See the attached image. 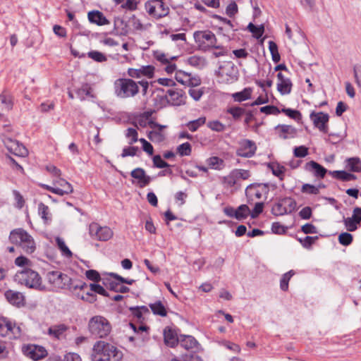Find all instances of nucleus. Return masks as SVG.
Masks as SVG:
<instances>
[{"label":"nucleus","instance_id":"338daca9","mask_svg":"<svg viewBox=\"0 0 361 361\" xmlns=\"http://www.w3.org/2000/svg\"><path fill=\"white\" fill-rule=\"evenodd\" d=\"M139 141L142 145V149L149 155H152L154 152L152 145L144 138L139 139Z\"/></svg>","mask_w":361,"mask_h":361},{"label":"nucleus","instance_id":"3c124183","mask_svg":"<svg viewBox=\"0 0 361 361\" xmlns=\"http://www.w3.org/2000/svg\"><path fill=\"white\" fill-rule=\"evenodd\" d=\"M353 241V235L349 233H342L338 235V242L345 246L351 244Z\"/></svg>","mask_w":361,"mask_h":361},{"label":"nucleus","instance_id":"20e7f679","mask_svg":"<svg viewBox=\"0 0 361 361\" xmlns=\"http://www.w3.org/2000/svg\"><path fill=\"white\" fill-rule=\"evenodd\" d=\"M193 37L197 46L202 51L222 49V46L218 44L215 35L210 30L195 31L193 33Z\"/></svg>","mask_w":361,"mask_h":361},{"label":"nucleus","instance_id":"9d476101","mask_svg":"<svg viewBox=\"0 0 361 361\" xmlns=\"http://www.w3.org/2000/svg\"><path fill=\"white\" fill-rule=\"evenodd\" d=\"M165 97L168 103L173 106L184 105L187 99V96L184 91L177 88L168 90Z\"/></svg>","mask_w":361,"mask_h":361},{"label":"nucleus","instance_id":"8fccbe9b","mask_svg":"<svg viewBox=\"0 0 361 361\" xmlns=\"http://www.w3.org/2000/svg\"><path fill=\"white\" fill-rule=\"evenodd\" d=\"M227 112L232 115L234 119H238L244 114L245 109L241 107L233 106L228 109Z\"/></svg>","mask_w":361,"mask_h":361},{"label":"nucleus","instance_id":"a18cd8bd","mask_svg":"<svg viewBox=\"0 0 361 361\" xmlns=\"http://www.w3.org/2000/svg\"><path fill=\"white\" fill-rule=\"evenodd\" d=\"M192 152L191 145L189 142H185L177 147V152L180 156H189Z\"/></svg>","mask_w":361,"mask_h":361},{"label":"nucleus","instance_id":"864d4df0","mask_svg":"<svg viewBox=\"0 0 361 361\" xmlns=\"http://www.w3.org/2000/svg\"><path fill=\"white\" fill-rule=\"evenodd\" d=\"M235 178H237L238 181L239 180H247L250 177V173L247 170L244 169H234L233 170Z\"/></svg>","mask_w":361,"mask_h":361},{"label":"nucleus","instance_id":"ddd939ff","mask_svg":"<svg viewBox=\"0 0 361 361\" xmlns=\"http://www.w3.org/2000/svg\"><path fill=\"white\" fill-rule=\"evenodd\" d=\"M23 354L33 360H39L47 356V353L44 348L35 345H27L23 347Z\"/></svg>","mask_w":361,"mask_h":361},{"label":"nucleus","instance_id":"a878e982","mask_svg":"<svg viewBox=\"0 0 361 361\" xmlns=\"http://www.w3.org/2000/svg\"><path fill=\"white\" fill-rule=\"evenodd\" d=\"M180 345L186 350L193 349L197 347L198 342L192 336L182 335L180 336Z\"/></svg>","mask_w":361,"mask_h":361},{"label":"nucleus","instance_id":"0e129e2a","mask_svg":"<svg viewBox=\"0 0 361 361\" xmlns=\"http://www.w3.org/2000/svg\"><path fill=\"white\" fill-rule=\"evenodd\" d=\"M317 239V236H306L304 239L299 238L298 240L304 247L309 248Z\"/></svg>","mask_w":361,"mask_h":361},{"label":"nucleus","instance_id":"f8f14e48","mask_svg":"<svg viewBox=\"0 0 361 361\" xmlns=\"http://www.w3.org/2000/svg\"><path fill=\"white\" fill-rule=\"evenodd\" d=\"M48 281L55 288H66L68 282L71 281V278L60 271H54L49 272L47 274Z\"/></svg>","mask_w":361,"mask_h":361},{"label":"nucleus","instance_id":"e2e57ef3","mask_svg":"<svg viewBox=\"0 0 361 361\" xmlns=\"http://www.w3.org/2000/svg\"><path fill=\"white\" fill-rule=\"evenodd\" d=\"M287 229V227H285L279 222L273 223L271 226V231L276 234H283L286 232Z\"/></svg>","mask_w":361,"mask_h":361},{"label":"nucleus","instance_id":"de8ad7c7","mask_svg":"<svg viewBox=\"0 0 361 361\" xmlns=\"http://www.w3.org/2000/svg\"><path fill=\"white\" fill-rule=\"evenodd\" d=\"M187 63L194 67H200L204 65V60L202 57L197 56H192L188 58Z\"/></svg>","mask_w":361,"mask_h":361},{"label":"nucleus","instance_id":"bb28decb","mask_svg":"<svg viewBox=\"0 0 361 361\" xmlns=\"http://www.w3.org/2000/svg\"><path fill=\"white\" fill-rule=\"evenodd\" d=\"M210 169L215 170H221L225 167L224 161L218 157H212L206 161Z\"/></svg>","mask_w":361,"mask_h":361},{"label":"nucleus","instance_id":"bf43d9fd","mask_svg":"<svg viewBox=\"0 0 361 361\" xmlns=\"http://www.w3.org/2000/svg\"><path fill=\"white\" fill-rule=\"evenodd\" d=\"M224 183L228 187H233L237 184L238 180L233 171L228 176L224 177Z\"/></svg>","mask_w":361,"mask_h":361},{"label":"nucleus","instance_id":"58836bf2","mask_svg":"<svg viewBox=\"0 0 361 361\" xmlns=\"http://www.w3.org/2000/svg\"><path fill=\"white\" fill-rule=\"evenodd\" d=\"M149 307L154 314L161 317H165L166 315V310L160 301L151 304Z\"/></svg>","mask_w":361,"mask_h":361},{"label":"nucleus","instance_id":"e433bc0d","mask_svg":"<svg viewBox=\"0 0 361 361\" xmlns=\"http://www.w3.org/2000/svg\"><path fill=\"white\" fill-rule=\"evenodd\" d=\"M247 30L252 32L253 36L257 39L260 38L264 32V27L263 25L255 26L252 23H250L247 25Z\"/></svg>","mask_w":361,"mask_h":361},{"label":"nucleus","instance_id":"0eeeda50","mask_svg":"<svg viewBox=\"0 0 361 361\" xmlns=\"http://www.w3.org/2000/svg\"><path fill=\"white\" fill-rule=\"evenodd\" d=\"M22 334L21 329L15 322L6 317H0V336L10 339L18 338Z\"/></svg>","mask_w":361,"mask_h":361},{"label":"nucleus","instance_id":"f704fd0d","mask_svg":"<svg viewBox=\"0 0 361 361\" xmlns=\"http://www.w3.org/2000/svg\"><path fill=\"white\" fill-rule=\"evenodd\" d=\"M347 166L353 172L361 171V161L357 157L349 158L347 159Z\"/></svg>","mask_w":361,"mask_h":361},{"label":"nucleus","instance_id":"09e8293b","mask_svg":"<svg viewBox=\"0 0 361 361\" xmlns=\"http://www.w3.org/2000/svg\"><path fill=\"white\" fill-rule=\"evenodd\" d=\"M109 288L110 290H114L117 293H127L129 291V288L127 286L114 281L109 283Z\"/></svg>","mask_w":361,"mask_h":361},{"label":"nucleus","instance_id":"aec40b11","mask_svg":"<svg viewBox=\"0 0 361 361\" xmlns=\"http://www.w3.org/2000/svg\"><path fill=\"white\" fill-rule=\"evenodd\" d=\"M277 78V90L283 95L290 93L292 89L290 80L285 77L281 73H278Z\"/></svg>","mask_w":361,"mask_h":361},{"label":"nucleus","instance_id":"7c9ffc66","mask_svg":"<svg viewBox=\"0 0 361 361\" xmlns=\"http://www.w3.org/2000/svg\"><path fill=\"white\" fill-rule=\"evenodd\" d=\"M0 103L3 105L4 110L9 111L13 107L12 97L5 91L0 94Z\"/></svg>","mask_w":361,"mask_h":361},{"label":"nucleus","instance_id":"7ed1b4c3","mask_svg":"<svg viewBox=\"0 0 361 361\" xmlns=\"http://www.w3.org/2000/svg\"><path fill=\"white\" fill-rule=\"evenodd\" d=\"M9 240L12 243L18 245L26 253L31 254L35 250L33 238L22 228L13 230L10 233Z\"/></svg>","mask_w":361,"mask_h":361},{"label":"nucleus","instance_id":"69168bd1","mask_svg":"<svg viewBox=\"0 0 361 361\" xmlns=\"http://www.w3.org/2000/svg\"><path fill=\"white\" fill-rule=\"evenodd\" d=\"M308 154V148L305 146L297 147L294 149V155L296 157L303 158Z\"/></svg>","mask_w":361,"mask_h":361},{"label":"nucleus","instance_id":"393cba45","mask_svg":"<svg viewBox=\"0 0 361 361\" xmlns=\"http://www.w3.org/2000/svg\"><path fill=\"white\" fill-rule=\"evenodd\" d=\"M68 329V327L63 324H56L49 328L48 334L59 339Z\"/></svg>","mask_w":361,"mask_h":361},{"label":"nucleus","instance_id":"5fc2aeb1","mask_svg":"<svg viewBox=\"0 0 361 361\" xmlns=\"http://www.w3.org/2000/svg\"><path fill=\"white\" fill-rule=\"evenodd\" d=\"M281 112L284 113L288 117L293 118L295 120H300L301 118V114L298 110H293L291 109H282L280 110Z\"/></svg>","mask_w":361,"mask_h":361},{"label":"nucleus","instance_id":"39448f33","mask_svg":"<svg viewBox=\"0 0 361 361\" xmlns=\"http://www.w3.org/2000/svg\"><path fill=\"white\" fill-rule=\"evenodd\" d=\"M115 94L122 99L133 97L139 92L137 84L129 78H119L114 82Z\"/></svg>","mask_w":361,"mask_h":361},{"label":"nucleus","instance_id":"13d9d810","mask_svg":"<svg viewBox=\"0 0 361 361\" xmlns=\"http://www.w3.org/2000/svg\"><path fill=\"white\" fill-rule=\"evenodd\" d=\"M126 135L128 138L130 139V141L129 142L130 145H132L139 140L137 137V132L133 128H128L127 129Z\"/></svg>","mask_w":361,"mask_h":361},{"label":"nucleus","instance_id":"cd10ccee","mask_svg":"<svg viewBox=\"0 0 361 361\" xmlns=\"http://www.w3.org/2000/svg\"><path fill=\"white\" fill-rule=\"evenodd\" d=\"M85 287H87V284L85 282L71 279V281L68 283L66 288L75 295V293H78V290H82Z\"/></svg>","mask_w":361,"mask_h":361},{"label":"nucleus","instance_id":"a211bd4d","mask_svg":"<svg viewBox=\"0 0 361 361\" xmlns=\"http://www.w3.org/2000/svg\"><path fill=\"white\" fill-rule=\"evenodd\" d=\"M132 178L136 180V184L140 188H144L149 184L152 178L146 174L145 171L142 168H136L130 172Z\"/></svg>","mask_w":361,"mask_h":361},{"label":"nucleus","instance_id":"052dcab7","mask_svg":"<svg viewBox=\"0 0 361 361\" xmlns=\"http://www.w3.org/2000/svg\"><path fill=\"white\" fill-rule=\"evenodd\" d=\"M260 111L266 114L278 115L281 111L275 106H265L260 108Z\"/></svg>","mask_w":361,"mask_h":361},{"label":"nucleus","instance_id":"9b49d317","mask_svg":"<svg viewBox=\"0 0 361 361\" xmlns=\"http://www.w3.org/2000/svg\"><path fill=\"white\" fill-rule=\"evenodd\" d=\"M256 150L257 146L253 141L248 139H243L239 142L236 154L238 157L250 158L255 155Z\"/></svg>","mask_w":361,"mask_h":361},{"label":"nucleus","instance_id":"f257e3e1","mask_svg":"<svg viewBox=\"0 0 361 361\" xmlns=\"http://www.w3.org/2000/svg\"><path fill=\"white\" fill-rule=\"evenodd\" d=\"M122 358L123 353L109 343L99 341L93 345L92 361H121Z\"/></svg>","mask_w":361,"mask_h":361},{"label":"nucleus","instance_id":"37998d69","mask_svg":"<svg viewBox=\"0 0 361 361\" xmlns=\"http://www.w3.org/2000/svg\"><path fill=\"white\" fill-rule=\"evenodd\" d=\"M294 271L290 270L284 274L280 281V287L283 290H287L288 288V282L290 278L294 275Z\"/></svg>","mask_w":361,"mask_h":361},{"label":"nucleus","instance_id":"2eb2a0df","mask_svg":"<svg viewBox=\"0 0 361 361\" xmlns=\"http://www.w3.org/2000/svg\"><path fill=\"white\" fill-rule=\"evenodd\" d=\"M149 126L152 128L151 131L147 133L148 138L153 142H161L165 139V133L164 130L166 126H162L153 121L149 123Z\"/></svg>","mask_w":361,"mask_h":361},{"label":"nucleus","instance_id":"473e14b6","mask_svg":"<svg viewBox=\"0 0 361 361\" xmlns=\"http://www.w3.org/2000/svg\"><path fill=\"white\" fill-rule=\"evenodd\" d=\"M252 90L250 88H245L243 91L233 93L232 97L235 102H243L247 100L251 97Z\"/></svg>","mask_w":361,"mask_h":361},{"label":"nucleus","instance_id":"423d86ee","mask_svg":"<svg viewBox=\"0 0 361 361\" xmlns=\"http://www.w3.org/2000/svg\"><path fill=\"white\" fill-rule=\"evenodd\" d=\"M88 329L92 335L103 338L110 333L111 325L105 317L94 316L90 319Z\"/></svg>","mask_w":361,"mask_h":361},{"label":"nucleus","instance_id":"ea45409f","mask_svg":"<svg viewBox=\"0 0 361 361\" xmlns=\"http://www.w3.org/2000/svg\"><path fill=\"white\" fill-rule=\"evenodd\" d=\"M153 55L156 60L163 64H166L176 58V56H169L160 51H154Z\"/></svg>","mask_w":361,"mask_h":361},{"label":"nucleus","instance_id":"c03bdc74","mask_svg":"<svg viewBox=\"0 0 361 361\" xmlns=\"http://www.w3.org/2000/svg\"><path fill=\"white\" fill-rule=\"evenodd\" d=\"M190 75V73L180 70L176 71L175 78L179 83L186 85L187 82L189 81L188 78Z\"/></svg>","mask_w":361,"mask_h":361},{"label":"nucleus","instance_id":"4d7b16f0","mask_svg":"<svg viewBox=\"0 0 361 361\" xmlns=\"http://www.w3.org/2000/svg\"><path fill=\"white\" fill-rule=\"evenodd\" d=\"M344 225L348 231H355L357 228V223L353 219L352 217H347L343 219Z\"/></svg>","mask_w":361,"mask_h":361},{"label":"nucleus","instance_id":"5701e85b","mask_svg":"<svg viewBox=\"0 0 361 361\" xmlns=\"http://www.w3.org/2000/svg\"><path fill=\"white\" fill-rule=\"evenodd\" d=\"M164 343L169 347H175L180 341L176 334L170 328H166L164 331Z\"/></svg>","mask_w":361,"mask_h":361},{"label":"nucleus","instance_id":"4c0bfd02","mask_svg":"<svg viewBox=\"0 0 361 361\" xmlns=\"http://www.w3.org/2000/svg\"><path fill=\"white\" fill-rule=\"evenodd\" d=\"M250 215V209L246 204H241L236 209V219L242 220Z\"/></svg>","mask_w":361,"mask_h":361},{"label":"nucleus","instance_id":"79ce46f5","mask_svg":"<svg viewBox=\"0 0 361 361\" xmlns=\"http://www.w3.org/2000/svg\"><path fill=\"white\" fill-rule=\"evenodd\" d=\"M89 58L97 62H105L107 61L106 56L102 52L98 51H91L87 53Z\"/></svg>","mask_w":361,"mask_h":361},{"label":"nucleus","instance_id":"c9c22d12","mask_svg":"<svg viewBox=\"0 0 361 361\" xmlns=\"http://www.w3.org/2000/svg\"><path fill=\"white\" fill-rule=\"evenodd\" d=\"M269 166L274 176L279 177L281 180L283 178V175L286 171V168L283 166L278 163H272L269 164Z\"/></svg>","mask_w":361,"mask_h":361},{"label":"nucleus","instance_id":"b1692460","mask_svg":"<svg viewBox=\"0 0 361 361\" xmlns=\"http://www.w3.org/2000/svg\"><path fill=\"white\" fill-rule=\"evenodd\" d=\"M5 297L12 305L20 306L23 304V295L19 292H15L11 290H7L5 293Z\"/></svg>","mask_w":361,"mask_h":361},{"label":"nucleus","instance_id":"603ef678","mask_svg":"<svg viewBox=\"0 0 361 361\" xmlns=\"http://www.w3.org/2000/svg\"><path fill=\"white\" fill-rule=\"evenodd\" d=\"M208 128L216 132H222L225 130L226 126L224 124L219 121H212L207 123Z\"/></svg>","mask_w":361,"mask_h":361},{"label":"nucleus","instance_id":"6e6d98bb","mask_svg":"<svg viewBox=\"0 0 361 361\" xmlns=\"http://www.w3.org/2000/svg\"><path fill=\"white\" fill-rule=\"evenodd\" d=\"M90 92L91 87L87 84H85L77 90V94L78 97L82 100L85 99V97L90 94Z\"/></svg>","mask_w":361,"mask_h":361},{"label":"nucleus","instance_id":"774afa93","mask_svg":"<svg viewBox=\"0 0 361 361\" xmlns=\"http://www.w3.org/2000/svg\"><path fill=\"white\" fill-rule=\"evenodd\" d=\"M188 93L190 96L195 100L199 101L202 97L204 91L202 89H193L191 88L189 90Z\"/></svg>","mask_w":361,"mask_h":361},{"label":"nucleus","instance_id":"4be33fe9","mask_svg":"<svg viewBox=\"0 0 361 361\" xmlns=\"http://www.w3.org/2000/svg\"><path fill=\"white\" fill-rule=\"evenodd\" d=\"M89 20L97 25H104L109 24V21L104 16V14L99 11H92L88 13Z\"/></svg>","mask_w":361,"mask_h":361},{"label":"nucleus","instance_id":"a19ab883","mask_svg":"<svg viewBox=\"0 0 361 361\" xmlns=\"http://www.w3.org/2000/svg\"><path fill=\"white\" fill-rule=\"evenodd\" d=\"M206 122V118L205 117H200L196 120L191 121L188 123L187 126L188 129L192 131L195 132L196 131L200 126L204 125Z\"/></svg>","mask_w":361,"mask_h":361},{"label":"nucleus","instance_id":"4468645a","mask_svg":"<svg viewBox=\"0 0 361 361\" xmlns=\"http://www.w3.org/2000/svg\"><path fill=\"white\" fill-rule=\"evenodd\" d=\"M310 119L313 122L314 126L321 132L324 133L328 131L327 123L329 122V116L324 112H312L310 114Z\"/></svg>","mask_w":361,"mask_h":361},{"label":"nucleus","instance_id":"f03ea898","mask_svg":"<svg viewBox=\"0 0 361 361\" xmlns=\"http://www.w3.org/2000/svg\"><path fill=\"white\" fill-rule=\"evenodd\" d=\"M14 281L29 288L37 290H44L46 287L42 284L39 274L30 269H25L18 271L13 276Z\"/></svg>","mask_w":361,"mask_h":361},{"label":"nucleus","instance_id":"680f3d73","mask_svg":"<svg viewBox=\"0 0 361 361\" xmlns=\"http://www.w3.org/2000/svg\"><path fill=\"white\" fill-rule=\"evenodd\" d=\"M154 166L159 169H163L169 166L167 162L164 161L160 155H155L153 157Z\"/></svg>","mask_w":361,"mask_h":361},{"label":"nucleus","instance_id":"dca6fc26","mask_svg":"<svg viewBox=\"0 0 361 361\" xmlns=\"http://www.w3.org/2000/svg\"><path fill=\"white\" fill-rule=\"evenodd\" d=\"M269 192L268 184L255 183L248 185L245 190L247 198H252L255 196L260 199L263 195H267Z\"/></svg>","mask_w":361,"mask_h":361},{"label":"nucleus","instance_id":"1a4fd4ad","mask_svg":"<svg viewBox=\"0 0 361 361\" xmlns=\"http://www.w3.org/2000/svg\"><path fill=\"white\" fill-rule=\"evenodd\" d=\"M2 141L6 149L11 153L22 157H25L27 155V149L24 145H23L17 140H13L8 137L4 136L2 137Z\"/></svg>","mask_w":361,"mask_h":361},{"label":"nucleus","instance_id":"f3484780","mask_svg":"<svg viewBox=\"0 0 361 361\" xmlns=\"http://www.w3.org/2000/svg\"><path fill=\"white\" fill-rule=\"evenodd\" d=\"M53 185L55 187V194L60 196L71 194L73 191L72 185L61 176L53 180Z\"/></svg>","mask_w":361,"mask_h":361},{"label":"nucleus","instance_id":"c85d7f7f","mask_svg":"<svg viewBox=\"0 0 361 361\" xmlns=\"http://www.w3.org/2000/svg\"><path fill=\"white\" fill-rule=\"evenodd\" d=\"M279 207H283L285 209L283 212H287L288 214L295 209L296 202L293 199L286 197L279 201Z\"/></svg>","mask_w":361,"mask_h":361},{"label":"nucleus","instance_id":"49530a36","mask_svg":"<svg viewBox=\"0 0 361 361\" xmlns=\"http://www.w3.org/2000/svg\"><path fill=\"white\" fill-rule=\"evenodd\" d=\"M39 213L41 217L46 223L51 220V216L49 213V207L43 203H39L38 205Z\"/></svg>","mask_w":361,"mask_h":361},{"label":"nucleus","instance_id":"2f4dec72","mask_svg":"<svg viewBox=\"0 0 361 361\" xmlns=\"http://www.w3.org/2000/svg\"><path fill=\"white\" fill-rule=\"evenodd\" d=\"M56 245L61 252V255L66 257L71 258L73 255L72 252L70 250V249L68 247V246L66 245L64 240L60 238L56 237Z\"/></svg>","mask_w":361,"mask_h":361},{"label":"nucleus","instance_id":"72a5a7b5","mask_svg":"<svg viewBox=\"0 0 361 361\" xmlns=\"http://www.w3.org/2000/svg\"><path fill=\"white\" fill-rule=\"evenodd\" d=\"M146 9L148 13L156 18H160L166 16V10H164L161 13L157 11V4H152V3H147L145 5Z\"/></svg>","mask_w":361,"mask_h":361},{"label":"nucleus","instance_id":"412c9836","mask_svg":"<svg viewBox=\"0 0 361 361\" xmlns=\"http://www.w3.org/2000/svg\"><path fill=\"white\" fill-rule=\"evenodd\" d=\"M305 169L312 173L318 178H324L327 170L314 161H310L305 164Z\"/></svg>","mask_w":361,"mask_h":361},{"label":"nucleus","instance_id":"6e6552de","mask_svg":"<svg viewBox=\"0 0 361 361\" xmlns=\"http://www.w3.org/2000/svg\"><path fill=\"white\" fill-rule=\"evenodd\" d=\"M89 233L94 240L106 241L113 237V231L108 226H102L99 224L93 222L89 226Z\"/></svg>","mask_w":361,"mask_h":361},{"label":"nucleus","instance_id":"c756f323","mask_svg":"<svg viewBox=\"0 0 361 361\" xmlns=\"http://www.w3.org/2000/svg\"><path fill=\"white\" fill-rule=\"evenodd\" d=\"M329 173L332 174L333 177L345 181H349L356 178L355 175L345 171H334Z\"/></svg>","mask_w":361,"mask_h":361},{"label":"nucleus","instance_id":"6ab92c4d","mask_svg":"<svg viewBox=\"0 0 361 361\" xmlns=\"http://www.w3.org/2000/svg\"><path fill=\"white\" fill-rule=\"evenodd\" d=\"M275 130L279 137L283 140L291 139L296 136L297 130L289 125H278Z\"/></svg>","mask_w":361,"mask_h":361}]
</instances>
